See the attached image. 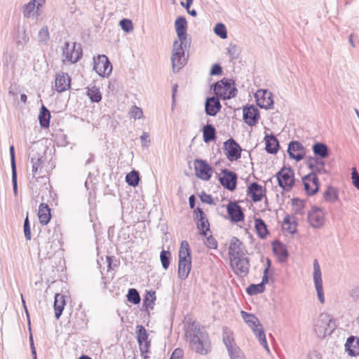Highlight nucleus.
<instances>
[{"mask_svg": "<svg viewBox=\"0 0 359 359\" xmlns=\"http://www.w3.org/2000/svg\"><path fill=\"white\" fill-rule=\"evenodd\" d=\"M226 210L233 222H238L244 219L242 208L237 203L230 201L226 206Z\"/></svg>", "mask_w": 359, "mask_h": 359, "instance_id": "aec40b11", "label": "nucleus"}, {"mask_svg": "<svg viewBox=\"0 0 359 359\" xmlns=\"http://www.w3.org/2000/svg\"><path fill=\"white\" fill-rule=\"evenodd\" d=\"M222 105L218 97H210L206 99L205 111L207 115L215 116L219 111Z\"/></svg>", "mask_w": 359, "mask_h": 359, "instance_id": "4be33fe9", "label": "nucleus"}, {"mask_svg": "<svg viewBox=\"0 0 359 359\" xmlns=\"http://www.w3.org/2000/svg\"><path fill=\"white\" fill-rule=\"evenodd\" d=\"M231 359H245L240 348L237 346L228 351Z\"/></svg>", "mask_w": 359, "mask_h": 359, "instance_id": "3c124183", "label": "nucleus"}, {"mask_svg": "<svg viewBox=\"0 0 359 359\" xmlns=\"http://www.w3.org/2000/svg\"><path fill=\"white\" fill-rule=\"evenodd\" d=\"M243 120L246 124L250 126H255L259 121V110L254 106L246 107L243 108Z\"/></svg>", "mask_w": 359, "mask_h": 359, "instance_id": "a211bd4d", "label": "nucleus"}, {"mask_svg": "<svg viewBox=\"0 0 359 359\" xmlns=\"http://www.w3.org/2000/svg\"><path fill=\"white\" fill-rule=\"evenodd\" d=\"M194 164L196 175L198 178L205 181H208L210 179L212 173V169L205 161L202 159H196Z\"/></svg>", "mask_w": 359, "mask_h": 359, "instance_id": "f8f14e48", "label": "nucleus"}, {"mask_svg": "<svg viewBox=\"0 0 359 359\" xmlns=\"http://www.w3.org/2000/svg\"><path fill=\"white\" fill-rule=\"evenodd\" d=\"M214 32L216 35L219 36L220 38L224 39L227 37V32L226 27L222 23L216 24Z\"/></svg>", "mask_w": 359, "mask_h": 359, "instance_id": "8fccbe9b", "label": "nucleus"}, {"mask_svg": "<svg viewBox=\"0 0 359 359\" xmlns=\"http://www.w3.org/2000/svg\"><path fill=\"white\" fill-rule=\"evenodd\" d=\"M160 259L163 268L167 269L170 265V252L169 251L162 250L161 252Z\"/></svg>", "mask_w": 359, "mask_h": 359, "instance_id": "09e8293b", "label": "nucleus"}, {"mask_svg": "<svg viewBox=\"0 0 359 359\" xmlns=\"http://www.w3.org/2000/svg\"><path fill=\"white\" fill-rule=\"evenodd\" d=\"M273 252L277 255L281 261L286 259L288 257L287 249L284 245L280 243L273 245Z\"/></svg>", "mask_w": 359, "mask_h": 359, "instance_id": "ea45409f", "label": "nucleus"}, {"mask_svg": "<svg viewBox=\"0 0 359 359\" xmlns=\"http://www.w3.org/2000/svg\"><path fill=\"white\" fill-rule=\"evenodd\" d=\"M223 342L227 348V351L231 350L233 348L236 347L237 345L234 342V339L230 330L226 329L223 332Z\"/></svg>", "mask_w": 359, "mask_h": 359, "instance_id": "4c0bfd02", "label": "nucleus"}, {"mask_svg": "<svg viewBox=\"0 0 359 359\" xmlns=\"http://www.w3.org/2000/svg\"><path fill=\"white\" fill-rule=\"evenodd\" d=\"M351 179L353 185L359 190V174L358 173L355 168L352 169Z\"/></svg>", "mask_w": 359, "mask_h": 359, "instance_id": "680f3d73", "label": "nucleus"}, {"mask_svg": "<svg viewBox=\"0 0 359 359\" xmlns=\"http://www.w3.org/2000/svg\"><path fill=\"white\" fill-rule=\"evenodd\" d=\"M49 39L48 28L47 26H44L38 32L37 41L40 43H46Z\"/></svg>", "mask_w": 359, "mask_h": 359, "instance_id": "a18cd8bd", "label": "nucleus"}, {"mask_svg": "<svg viewBox=\"0 0 359 359\" xmlns=\"http://www.w3.org/2000/svg\"><path fill=\"white\" fill-rule=\"evenodd\" d=\"M255 224L258 236L264 238L269 233L265 222L262 219L257 218L255 219Z\"/></svg>", "mask_w": 359, "mask_h": 359, "instance_id": "e433bc0d", "label": "nucleus"}, {"mask_svg": "<svg viewBox=\"0 0 359 359\" xmlns=\"http://www.w3.org/2000/svg\"><path fill=\"white\" fill-rule=\"evenodd\" d=\"M36 2H38L37 0H33L29 2L24 6L23 14L26 18H31L34 15V11L36 7Z\"/></svg>", "mask_w": 359, "mask_h": 359, "instance_id": "de8ad7c7", "label": "nucleus"}, {"mask_svg": "<svg viewBox=\"0 0 359 359\" xmlns=\"http://www.w3.org/2000/svg\"><path fill=\"white\" fill-rule=\"evenodd\" d=\"M179 260H191V250L187 241H183L181 243L179 250Z\"/></svg>", "mask_w": 359, "mask_h": 359, "instance_id": "f704fd0d", "label": "nucleus"}, {"mask_svg": "<svg viewBox=\"0 0 359 359\" xmlns=\"http://www.w3.org/2000/svg\"><path fill=\"white\" fill-rule=\"evenodd\" d=\"M325 220L324 210L317 206H313L307 213V222L313 229H320L323 226Z\"/></svg>", "mask_w": 359, "mask_h": 359, "instance_id": "39448f33", "label": "nucleus"}, {"mask_svg": "<svg viewBox=\"0 0 359 359\" xmlns=\"http://www.w3.org/2000/svg\"><path fill=\"white\" fill-rule=\"evenodd\" d=\"M82 49L80 44L76 42H66L63 49L62 56L71 63L77 62L82 56Z\"/></svg>", "mask_w": 359, "mask_h": 359, "instance_id": "0eeeda50", "label": "nucleus"}, {"mask_svg": "<svg viewBox=\"0 0 359 359\" xmlns=\"http://www.w3.org/2000/svg\"><path fill=\"white\" fill-rule=\"evenodd\" d=\"M248 195L251 198L252 201H260L264 196V189L257 182L251 183L248 188Z\"/></svg>", "mask_w": 359, "mask_h": 359, "instance_id": "5701e85b", "label": "nucleus"}, {"mask_svg": "<svg viewBox=\"0 0 359 359\" xmlns=\"http://www.w3.org/2000/svg\"><path fill=\"white\" fill-rule=\"evenodd\" d=\"M323 197L326 201L333 203L338 199L337 190L333 187H328L324 192Z\"/></svg>", "mask_w": 359, "mask_h": 359, "instance_id": "a19ab883", "label": "nucleus"}, {"mask_svg": "<svg viewBox=\"0 0 359 359\" xmlns=\"http://www.w3.org/2000/svg\"><path fill=\"white\" fill-rule=\"evenodd\" d=\"M94 70L102 76H109L112 71V66L104 55H99L97 58L94 57Z\"/></svg>", "mask_w": 359, "mask_h": 359, "instance_id": "1a4fd4ad", "label": "nucleus"}, {"mask_svg": "<svg viewBox=\"0 0 359 359\" xmlns=\"http://www.w3.org/2000/svg\"><path fill=\"white\" fill-rule=\"evenodd\" d=\"M126 181L130 186H137L140 181L139 172L136 170L131 171L126 175Z\"/></svg>", "mask_w": 359, "mask_h": 359, "instance_id": "37998d69", "label": "nucleus"}, {"mask_svg": "<svg viewBox=\"0 0 359 359\" xmlns=\"http://www.w3.org/2000/svg\"><path fill=\"white\" fill-rule=\"evenodd\" d=\"M129 114L130 116L135 119H140L143 116V112L142 109L137 106H133L130 109Z\"/></svg>", "mask_w": 359, "mask_h": 359, "instance_id": "4d7b16f0", "label": "nucleus"}, {"mask_svg": "<svg viewBox=\"0 0 359 359\" xmlns=\"http://www.w3.org/2000/svg\"><path fill=\"white\" fill-rule=\"evenodd\" d=\"M257 104L263 109H270L273 104L272 93L267 90L259 89L255 95Z\"/></svg>", "mask_w": 359, "mask_h": 359, "instance_id": "ddd939ff", "label": "nucleus"}, {"mask_svg": "<svg viewBox=\"0 0 359 359\" xmlns=\"http://www.w3.org/2000/svg\"><path fill=\"white\" fill-rule=\"evenodd\" d=\"M50 111L45 106L43 105L39 115V120L41 126L44 128H48L50 123Z\"/></svg>", "mask_w": 359, "mask_h": 359, "instance_id": "72a5a7b5", "label": "nucleus"}, {"mask_svg": "<svg viewBox=\"0 0 359 359\" xmlns=\"http://www.w3.org/2000/svg\"><path fill=\"white\" fill-rule=\"evenodd\" d=\"M38 216L42 225H46L51 218L50 208L46 203H41L39 207Z\"/></svg>", "mask_w": 359, "mask_h": 359, "instance_id": "bb28decb", "label": "nucleus"}, {"mask_svg": "<svg viewBox=\"0 0 359 359\" xmlns=\"http://www.w3.org/2000/svg\"><path fill=\"white\" fill-rule=\"evenodd\" d=\"M265 286H262V284H251L247 288L246 291L250 295H255L263 292Z\"/></svg>", "mask_w": 359, "mask_h": 359, "instance_id": "49530a36", "label": "nucleus"}, {"mask_svg": "<svg viewBox=\"0 0 359 359\" xmlns=\"http://www.w3.org/2000/svg\"><path fill=\"white\" fill-rule=\"evenodd\" d=\"M190 348L201 355H206L211 351L210 341L208 333L203 328L193 323L187 332Z\"/></svg>", "mask_w": 359, "mask_h": 359, "instance_id": "f257e3e1", "label": "nucleus"}, {"mask_svg": "<svg viewBox=\"0 0 359 359\" xmlns=\"http://www.w3.org/2000/svg\"><path fill=\"white\" fill-rule=\"evenodd\" d=\"M227 52L231 59H236L239 55L240 50L238 46L231 43L227 48Z\"/></svg>", "mask_w": 359, "mask_h": 359, "instance_id": "5fc2aeb1", "label": "nucleus"}, {"mask_svg": "<svg viewBox=\"0 0 359 359\" xmlns=\"http://www.w3.org/2000/svg\"><path fill=\"white\" fill-rule=\"evenodd\" d=\"M140 140L142 142V146L143 147H148L150 143L149 135L147 132H144L142 135L140 136Z\"/></svg>", "mask_w": 359, "mask_h": 359, "instance_id": "69168bd1", "label": "nucleus"}, {"mask_svg": "<svg viewBox=\"0 0 359 359\" xmlns=\"http://www.w3.org/2000/svg\"><path fill=\"white\" fill-rule=\"evenodd\" d=\"M71 78L67 74L64 72H59L56 74L55 77V90L58 93H62L66 91L70 88Z\"/></svg>", "mask_w": 359, "mask_h": 359, "instance_id": "412c9836", "label": "nucleus"}, {"mask_svg": "<svg viewBox=\"0 0 359 359\" xmlns=\"http://www.w3.org/2000/svg\"><path fill=\"white\" fill-rule=\"evenodd\" d=\"M241 313L243 319L250 328L255 327L257 325H260L258 318L255 315L248 313L243 311H242Z\"/></svg>", "mask_w": 359, "mask_h": 359, "instance_id": "c9c22d12", "label": "nucleus"}, {"mask_svg": "<svg viewBox=\"0 0 359 359\" xmlns=\"http://www.w3.org/2000/svg\"><path fill=\"white\" fill-rule=\"evenodd\" d=\"M231 266L233 272L240 277H245L249 272L250 263L248 258L244 255L231 258Z\"/></svg>", "mask_w": 359, "mask_h": 359, "instance_id": "6e6552de", "label": "nucleus"}, {"mask_svg": "<svg viewBox=\"0 0 359 359\" xmlns=\"http://www.w3.org/2000/svg\"><path fill=\"white\" fill-rule=\"evenodd\" d=\"M23 229H24V234H25L26 239L28 241H30L32 238V236H31L30 224H29L28 215L27 216V217L25 218V219L24 221Z\"/></svg>", "mask_w": 359, "mask_h": 359, "instance_id": "13d9d810", "label": "nucleus"}, {"mask_svg": "<svg viewBox=\"0 0 359 359\" xmlns=\"http://www.w3.org/2000/svg\"><path fill=\"white\" fill-rule=\"evenodd\" d=\"M251 329L255 335L256 336V337L258 339L260 344L264 348V349L268 353H269L270 349L266 342V335L264 334L262 325L260 324V325H257Z\"/></svg>", "mask_w": 359, "mask_h": 359, "instance_id": "c756f323", "label": "nucleus"}, {"mask_svg": "<svg viewBox=\"0 0 359 359\" xmlns=\"http://www.w3.org/2000/svg\"><path fill=\"white\" fill-rule=\"evenodd\" d=\"M176 33L180 41H184L187 38V22L184 17H178L175 22Z\"/></svg>", "mask_w": 359, "mask_h": 359, "instance_id": "b1692460", "label": "nucleus"}, {"mask_svg": "<svg viewBox=\"0 0 359 359\" xmlns=\"http://www.w3.org/2000/svg\"><path fill=\"white\" fill-rule=\"evenodd\" d=\"M191 260H179L178 276L182 280H185L191 271Z\"/></svg>", "mask_w": 359, "mask_h": 359, "instance_id": "cd10ccee", "label": "nucleus"}, {"mask_svg": "<svg viewBox=\"0 0 359 359\" xmlns=\"http://www.w3.org/2000/svg\"><path fill=\"white\" fill-rule=\"evenodd\" d=\"M287 153L291 158L300 161L304 158L306 150L300 142L292 141L288 145Z\"/></svg>", "mask_w": 359, "mask_h": 359, "instance_id": "dca6fc26", "label": "nucleus"}, {"mask_svg": "<svg viewBox=\"0 0 359 359\" xmlns=\"http://www.w3.org/2000/svg\"><path fill=\"white\" fill-rule=\"evenodd\" d=\"M345 350L351 357L359 355V338L349 337L345 344Z\"/></svg>", "mask_w": 359, "mask_h": 359, "instance_id": "a878e982", "label": "nucleus"}, {"mask_svg": "<svg viewBox=\"0 0 359 359\" xmlns=\"http://www.w3.org/2000/svg\"><path fill=\"white\" fill-rule=\"evenodd\" d=\"M87 95L93 102H99L102 99V95L100 89L96 86L88 88Z\"/></svg>", "mask_w": 359, "mask_h": 359, "instance_id": "58836bf2", "label": "nucleus"}, {"mask_svg": "<svg viewBox=\"0 0 359 359\" xmlns=\"http://www.w3.org/2000/svg\"><path fill=\"white\" fill-rule=\"evenodd\" d=\"M190 46L188 39L184 41L176 40L173 43L171 62L173 72H178L186 64L187 59L185 57L184 50Z\"/></svg>", "mask_w": 359, "mask_h": 359, "instance_id": "f03ea898", "label": "nucleus"}, {"mask_svg": "<svg viewBox=\"0 0 359 359\" xmlns=\"http://www.w3.org/2000/svg\"><path fill=\"white\" fill-rule=\"evenodd\" d=\"M294 208H295V214H302V208L304 207V203L300 200H294L293 202Z\"/></svg>", "mask_w": 359, "mask_h": 359, "instance_id": "e2e57ef3", "label": "nucleus"}, {"mask_svg": "<svg viewBox=\"0 0 359 359\" xmlns=\"http://www.w3.org/2000/svg\"><path fill=\"white\" fill-rule=\"evenodd\" d=\"M222 69L219 65L215 64L212 65L211 70H210V74L212 75H219L222 74Z\"/></svg>", "mask_w": 359, "mask_h": 359, "instance_id": "338daca9", "label": "nucleus"}, {"mask_svg": "<svg viewBox=\"0 0 359 359\" xmlns=\"http://www.w3.org/2000/svg\"><path fill=\"white\" fill-rule=\"evenodd\" d=\"M121 29L126 32H130L133 29L132 21L128 19H122L119 22Z\"/></svg>", "mask_w": 359, "mask_h": 359, "instance_id": "864d4df0", "label": "nucleus"}, {"mask_svg": "<svg viewBox=\"0 0 359 359\" xmlns=\"http://www.w3.org/2000/svg\"><path fill=\"white\" fill-rule=\"evenodd\" d=\"M306 359H322L321 355L317 351H312L308 353Z\"/></svg>", "mask_w": 359, "mask_h": 359, "instance_id": "774afa93", "label": "nucleus"}, {"mask_svg": "<svg viewBox=\"0 0 359 359\" xmlns=\"http://www.w3.org/2000/svg\"><path fill=\"white\" fill-rule=\"evenodd\" d=\"M283 228L288 230L291 233H294L296 231V227L295 226H292L289 216L285 217L283 219Z\"/></svg>", "mask_w": 359, "mask_h": 359, "instance_id": "bf43d9fd", "label": "nucleus"}, {"mask_svg": "<svg viewBox=\"0 0 359 359\" xmlns=\"http://www.w3.org/2000/svg\"><path fill=\"white\" fill-rule=\"evenodd\" d=\"M198 229L200 230L201 233L204 236H207L208 231H210V224L207 219L198 221Z\"/></svg>", "mask_w": 359, "mask_h": 359, "instance_id": "603ef678", "label": "nucleus"}, {"mask_svg": "<svg viewBox=\"0 0 359 359\" xmlns=\"http://www.w3.org/2000/svg\"><path fill=\"white\" fill-rule=\"evenodd\" d=\"M215 97L222 100H228L236 95L237 89L235 87L234 81L230 79H223L214 85Z\"/></svg>", "mask_w": 359, "mask_h": 359, "instance_id": "7ed1b4c3", "label": "nucleus"}, {"mask_svg": "<svg viewBox=\"0 0 359 359\" xmlns=\"http://www.w3.org/2000/svg\"><path fill=\"white\" fill-rule=\"evenodd\" d=\"M334 330V324L330 316L320 314L314 323V331L319 338H324Z\"/></svg>", "mask_w": 359, "mask_h": 359, "instance_id": "20e7f679", "label": "nucleus"}, {"mask_svg": "<svg viewBox=\"0 0 359 359\" xmlns=\"http://www.w3.org/2000/svg\"><path fill=\"white\" fill-rule=\"evenodd\" d=\"M313 151L320 159L325 158L329 155V149L327 146L322 142H316L312 147Z\"/></svg>", "mask_w": 359, "mask_h": 359, "instance_id": "2f4dec72", "label": "nucleus"}, {"mask_svg": "<svg viewBox=\"0 0 359 359\" xmlns=\"http://www.w3.org/2000/svg\"><path fill=\"white\" fill-rule=\"evenodd\" d=\"M155 299H156L155 292H153V291L147 292V294L144 299V304L147 306H151L152 308L151 304H154Z\"/></svg>", "mask_w": 359, "mask_h": 359, "instance_id": "6e6d98bb", "label": "nucleus"}, {"mask_svg": "<svg viewBox=\"0 0 359 359\" xmlns=\"http://www.w3.org/2000/svg\"><path fill=\"white\" fill-rule=\"evenodd\" d=\"M127 298L128 302L134 304H139L141 300L140 296L137 290L135 288H130L128 290Z\"/></svg>", "mask_w": 359, "mask_h": 359, "instance_id": "c03bdc74", "label": "nucleus"}, {"mask_svg": "<svg viewBox=\"0 0 359 359\" xmlns=\"http://www.w3.org/2000/svg\"><path fill=\"white\" fill-rule=\"evenodd\" d=\"M203 137L205 143H208L215 140V128L211 124H207L203 128Z\"/></svg>", "mask_w": 359, "mask_h": 359, "instance_id": "473e14b6", "label": "nucleus"}, {"mask_svg": "<svg viewBox=\"0 0 359 359\" xmlns=\"http://www.w3.org/2000/svg\"><path fill=\"white\" fill-rule=\"evenodd\" d=\"M65 304V296L60 294H56L55 295L54 310L55 316L57 319H59L61 316Z\"/></svg>", "mask_w": 359, "mask_h": 359, "instance_id": "c85d7f7f", "label": "nucleus"}, {"mask_svg": "<svg viewBox=\"0 0 359 359\" xmlns=\"http://www.w3.org/2000/svg\"><path fill=\"white\" fill-rule=\"evenodd\" d=\"M43 156H32L31 158V163L32 164V175L34 177H36V175L38 173L39 170L42 167V163H43Z\"/></svg>", "mask_w": 359, "mask_h": 359, "instance_id": "79ce46f5", "label": "nucleus"}, {"mask_svg": "<svg viewBox=\"0 0 359 359\" xmlns=\"http://www.w3.org/2000/svg\"><path fill=\"white\" fill-rule=\"evenodd\" d=\"M304 189L309 196L314 195L318 191L319 182L318 178L314 173H309L302 179Z\"/></svg>", "mask_w": 359, "mask_h": 359, "instance_id": "2eb2a0df", "label": "nucleus"}, {"mask_svg": "<svg viewBox=\"0 0 359 359\" xmlns=\"http://www.w3.org/2000/svg\"><path fill=\"white\" fill-rule=\"evenodd\" d=\"M278 185L285 191H290L294 185V172L290 168H283L276 174Z\"/></svg>", "mask_w": 359, "mask_h": 359, "instance_id": "423d86ee", "label": "nucleus"}, {"mask_svg": "<svg viewBox=\"0 0 359 359\" xmlns=\"http://www.w3.org/2000/svg\"><path fill=\"white\" fill-rule=\"evenodd\" d=\"M266 151L269 154H276L278 150L279 143L277 138L273 135L265 137Z\"/></svg>", "mask_w": 359, "mask_h": 359, "instance_id": "7c9ffc66", "label": "nucleus"}, {"mask_svg": "<svg viewBox=\"0 0 359 359\" xmlns=\"http://www.w3.org/2000/svg\"><path fill=\"white\" fill-rule=\"evenodd\" d=\"M307 165L311 169V172L317 175H326L327 170L325 168V162L323 159L317 157H311L307 161Z\"/></svg>", "mask_w": 359, "mask_h": 359, "instance_id": "6ab92c4d", "label": "nucleus"}, {"mask_svg": "<svg viewBox=\"0 0 359 359\" xmlns=\"http://www.w3.org/2000/svg\"><path fill=\"white\" fill-rule=\"evenodd\" d=\"M136 329L137 342L140 344V350L142 352H147L149 345L147 341L148 334L142 325H137Z\"/></svg>", "mask_w": 359, "mask_h": 359, "instance_id": "393cba45", "label": "nucleus"}, {"mask_svg": "<svg viewBox=\"0 0 359 359\" xmlns=\"http://www.w3.org/2000/svg\"><path fill=\"white\" fill-rule=\"evenodd\" d=\"M206 237V241L205 245L208 248L211 249H216L217 247V241L211 236H207Z\"/></svg>", "mask_w": 359, "mask_h": 359, "instance_id": "052dcab7", "label": "nucleus"}, {"mask_svg": "<svg viewBox=\"0 0 359 359\" xmlns=\"http://www.w3.org/2000/svg\"><path fill=\"white\" fill-rule=\"evenodd\" d=\"M245 248L243 243L236 237H233L229 247V255L231 258L245 255Z\"/></svg>", "mask_w": 359, "mask_h": 359, "instance_id": "f3484780", "label": "nucleus"}, {"mask_svg": "<svg viewBox=\"0 0 359 359\" xmlns=\"http://www.w3.org/2000/svg\"><path fill=\"white\" fill-rule=\"evenodd\" d=\"M225 154L230 161L239 159L241 156V148L239 144L232 138L229 139L224 143Z\"/></svg>", "mask_w": 359, "mask_h": 359, "instance_id": "9b49d317", "label": "nucleus"}, {"mask_svg": "<svg viewBox=\"0 0 359 359\" xmlns=\"http://www.w3.org/2000/svg\"><path fill=\"white\" fill-rule=\"evenodd\" d=\"M221 184L229 191H233L236 187L237 175L227 169L222 170V176L219 177Z\"/></svg>", "mask_w": 359, "mask_h": 359, "instance_id": "4468645a", "label": "nucleus"}, {"mask_svg": "<svg viewBox=\"0 0 359 359\" xmlns=\"http://www.w3.org/2000/svg\"><path fill=\"white\" fill-rule=\"evenodd\" d=\"M200 198L202 201V202L205 203L207 204L212 205L214 203V200L212 196L205 192H203L201 194V195L200 196Z\"/></svg>", "mask_w": 359, "mask_h": 359, "instance_id": "0e129e2a", "label": "nucleus"}, {"mask_svg": "<svg viewBox=\"0 0 359 359\" xmlns=\"http://www.w3.org/2000/svg\"><path fill=\"white\" fill-rule=\"evenodd\" d=\"M313 278L318 300L320 303L323 304L325 302V297L323 288L322 274L320 265L317 259L313 261Z\"/></svg>", "mask_w": 359, "mask_h": 359, "instance_id": "9d476101", "label": "nucleus"}]
</instances>
